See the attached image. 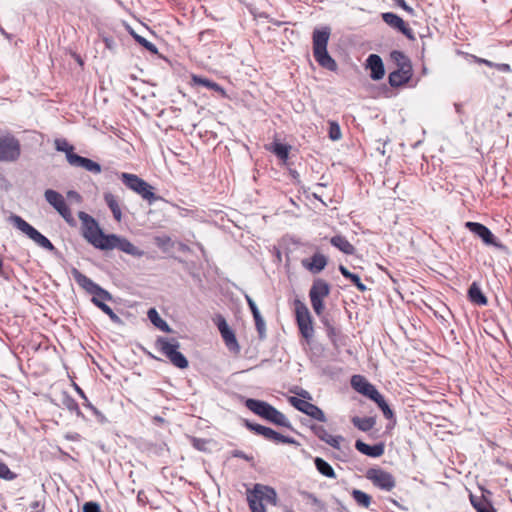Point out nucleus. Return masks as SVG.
Instances as JSON below:
<instances>
[{
	"label": "nucleus",
	"instance_id": "obj_59",
	"mask_svg": "<svg viewBox=\"0 0 512 512\" xmlns=\"http://www.w3.org/2000/svg\"><path fill=\"white\" fill-rule=\"evenodd\" d=\"M67 196L69 198L75 199L77 202H80L82 199L81 195L77 191H74V190L68 191Z\"/></svg>",
	"mask_w": 512,
	"mask_h": 512
},
{
	"label": "nucleus",
	"instance_id": "obj_64",
	"mask_svg": "<svg viewBox=\"0 0 512 512\" xmlns=\"http://www.w3.org/2000/svg\"><path fill=\"white\" fill-rule=\"evenodd\" d=\"M210 33H212V31H211V30L202 31V32L200 33V37L202 38L204 35H206V34H210Z\"/></svg>",
	"mask_w": 512,
	"mask_h": 512
},
{
	"label": "nucleus",
	"instance_id": "obj_63",
	"mask_svg": "<svg viewBox=\"0 0 512 512\" xmlns=\"http://www.w3.org/2000/svg\"><path fill=\"white\" fill-rule=\"evenodd\" d=\"M128 32L135 41L136 38L141 37V35L137 34L130 26L128 27Z\"/></svg>",
	"mask_w": 512,
	"mask_h": 512
},
{
	"label": "nucleus",
	"instance_id": "obj_28",
	"mask_svg": "<svg viewBox=\"0 0 512 512\" xmlns=\"http://www.w3.org/2000/svg\"><path fill=\"white\" fill-rule=\"evenodd\" d=\"M192 82L194 85L203 86L209 90L218 93L221 97H226L225 89L221 85H219L218 83L209 78L193 74Z\"/></svg>",
	"mask_w": 512,
	"mask_h": 512
},
{
	"label": "nucleus",
	"instance_id": "obj_57",
	"mask_svg": "<svg viewBox=\"0 0 512 512\" xmlns=\"http://www.w3.org/2000/svg\"><path fill=\"white\" fill-rule=\"evenodd\" d=\"M495 69H497L498 71L504 72V73L511 72V66L506 63H496Z\"/></svg>",
	"mask_w": 512,
	"mask_h": 512
},
{
	"label": "nucleus",
	"instance_id": "obj_17",
	"mask_svg": "<svg viewBox=\"0 0 512 512\" xmlns=\"http://www.w3.org/2000/svg\"><path fill=\"white\" fill-rule=\"evenodd\" d=\"M382 20L391 28L402 33L407 39L415 40L413 30L405 23V21L396 13L385 12L381 15Z\"/></svg>",
	"mask_w": 512,
	"mask_h": 512
},
{
	"label": "nucleus",
	"instance_id": "obj_5",
	"mask_svg": "<svg viewBox=\"0 0 512 512\" xmlns=\"http://www.w3.org/2000/svg\"><path fill=\"white\" fill-rule=\"evenodd\" d=\"M7 221L11 223L16 229L25 234L39 247L54 254L55 256H58L59 251L53 245V243L45 235L39 232L34 226H32L25 219H23L21 216L11 213L10 216L7 218Z\"/></svg>",
	"mask_w": 512,
	"mask_h": 512
},
{
	"label": "nucleus",
	"instance_id": "obj_21",
	"mask_svg": "<svg viewBox=\"0 0 512 512\" xmlns=\"http://www.w3.org/2000/svg\"><path fill=\"white\" fill-rule=\"evenodd\" d=\"M310 429L321 441L335 449H340V443L344 440L341 435H330L324 426L318 424L311 425Z\"/></svg>",
	"mask_w": 512,
	"mask_h": 512
},
{
	"label": "nucleus",
	"instance_id": "obj_31",
	"mask_svg": "<svg viewBox=\"0 0 512 512\" xmlns=\"http://www.w3.org/2000/svg\"><path fill=\"white\" fill-rule=\"evenodd\" d=\"M149 321L159 330L165 333H171L172 329L169 324L160 316L155 308H149L147 312Z\"/></svg>",
	"mask_w": 512,
	"mask_h": 512
},
{
	"label": "nucleus",
	"instance_id": "obj_60",
	"mask_svg": "<svg viewBox=\"0 0 512 512\" xmlns=\"http://www.w3.org/2000/svg\"><path fill=\"white\" fill-rule=\"evenodd\" d=\"M477 63L484 64L490 68H495L496 63L491 62L487 59L477 58Z\"/></svg>",
	"mask_w": 512,
	"mask_h": 512
},
{
	"label": "nucleus",
	"instance_id": "obj_62",
	"mask_svg": "<svg viewBox=\"0 0 512 512\" xmlns=\"http://www.w3.org/2000/svg\"><path fill=\"white\" fill-rule=\"evenodd\" d=\"M128 32L135 41L136 38L141 37V35L137 34L130 26L128 27Z\"/></svg>",
	"mask_w": 512,
	"mask_h": 512
},
{
	"label": "nucleus",
	"instance_id": "obj_43",
	"mask_svg": "<svg viewBox=\"0 0 512 512\" xmlns=\"http://www.w3.org/2000/svg\"><path fill=\"white\" fill-rule=\"evenodd\" d=\"M351 496L357 505L363 508H368L372 502V497L369 494L356 488L352 489Z\"/></svg>",
	"mask_w": 512,
	"mask_h": 512
},
{
	"label": "nucleus",
	"instance_id": "obj_12",
	"mask_svg": "<svg viewBox=\"0 0 512 512\" xmlns=\"http://www.w3.org/2000/svg\"><path fill=\"white\" fill-rule=\"evenodd\" d=\"M20 141L12 134L0 136V162H15L20 158Z\"/></svg>",
	"mask_w": 512,
	"mask_h": 512
},
{
	"label": "nucleus",
	"instance_id": "obj_19",
	"mask_svg": "<svg viewBox=\"0 0 512 512\" xmlns=\"http://www.w3.org/2000/svg\"><path fill=\"white\" fill-rule=\"evenodd\" d=\"M365 69L369 70V76L374 81L383 79L385 75V66L382 58L378 54H370L365 60Z\"/></svg>",
	"mask_w": 512,
	"mask_h": 512
},
{
	"label": "nucleus",
	"instance_id": "obj_38",
	"mask_svg": "<svg viewBox=\"0 0 512 512\" xmlns=\"http://www.w3.org/2000/svg\"><path fill=\"white\" fill-rule=\"evenodd\" d=\"M472 506L477 512H497L492 503L485 497L470 496Z\"/></svg>",
	"mask_w": 512,
	"mask_h": 512
},
{
	"label": "nucleus",
	"instance_id": "obj_13",
	"mask_svg": "<svg viewBox=\"0 0 512 512\" xmlns=\"http://www.w3.org/2000/svg\"><path fill=\"white\" fill-rule=\"evenodd\" d=\"M44 197L45 200L61 215V217L68 224H74V218L72 216L71 209L66 203L64 196L60 192L54 189H47L44 192Z\"/></svg>",
	"mask_w": 512,
	"mask_h": 512
},
{
	"label": "nucleus",
	"instance_id": "obj_25",
	"mask_svg": "<svg viewBox=\"0 0 512 512\" xmlns=\"http://www.w3.org/2000/svg\"><path fill=\"white\" fill-rule=\"evenodd\" d=\"M328 258L319 253H314L310 259H303L302 266L313 274H318L325 269Z\"/></svg>",
	"mask_w": 512,
	"mask_h": 512
},
{
	"label": "nucleus",
	"instance_id": "obj_32",
	"mask_svg": "<svg viewBox=\"0 0 512 512\" xmlns=\"http://www.w3.org/2000/svg\"><path fill=\"white\" fill-rule=\"evenodd\" d=\"M255 493L254 487L247 490V502L251 512H267L261 496Z\"/></svg>",
	"mask_w": 512,
	"mask_h": 512
},
{
	"label": "nucleus",
	"instance_id": "obj_11",
	"mask_svg": "<svg viewBox=\"0 0 512 512\" xmlns=\"http://www.w3.org/2000/svg\"><path fill=\"white\" fill-rule=\"evenodd\" d=\"M331 292L330 284L322 279L316 278L313 280L309 290V299L312 309L316 315H321L325 310V298Z\"/></svg>",
	"mask_w": 512,
	"mask_h": 512
},
{
	"label": "nucleus",
	"instance_id": "obj_49",
	"mask_svg": "<svg viewBox=\"0 0 512 512\" xmlns=\"http://www.w3.org/2000/svg\"><path fill=\"white\" fill-rule=\"evenodd\" d=\"M17 477V474L12 472L8 465L3 461H0V478L11 481Z\"/></svg>",
	"mask_w": 512,
	"mask_h": 512
},
{
	"label": "nucleus",
	"instance_id": "obj_6",
	"mask_svg": "<svg viewBox=\"0 0 512 512\" xmlns=\"http://www.w3.org/2000/svg\"><path fill=\"white\" fill-rule=\"evenodd\" d=\"M119 179L127 188L140 195L149 204L162 200L161 196L154 193V187L136 174L122 172L119 174Z\"/></svg>",
	"mask_w": 512,
	"mask_h": 512
},
{
	"label": "nucleus",
	"instance_id": "obj_50",
	"mask_svg": "<svg viewBox=\"0 0 512 512\" xmlns=\"http://www.w3.org/2000/svg\"><path fill=\"white\" fill-rule=\"evenodd\" d=\"M83 512H101L99 503L95 501L85 502L82 508Z\"/></svg>",
	"mask_w": 512,
	"mask_h": 512
},
{
	"label": "nucleus",
	"instance_id": "obj_24",
	"mask_svg": "<svg viewBox=\"0 0 512 512\" xmlns=\"http://www.w3.org/2000/svg\"><path fill=\"white\" fill-rule=\"evenodd\" d=\"M355 448L361 454L371 458L381 457L385 451V445L383 442H378L376 444L370 445L365 443L361 439H357L355 441Z\"/></svg>",
	"mask_w": 512,
	"mask_h": 512
},
{
	"label": "nucleus",
	"instance_id": "obj_40",
	"mask_svg": "<svg viewBox=\"0 0 512 512\" xmlns=\"http://www.w3.org/2000/svg\"><path fill=\"white\" fill-rule=\"evenodd\" d=\"M390 59L395 63L397 68L403 67L405 69H413L409 57L400 50H392L390 52Z\"/></svg>",
	"mask_w": 512,
	"mask_h": 512
},
{
	"label": "nucleus",
	"instance_id": "obj_44",
	"mask_svg": "<svg viewBox=\"0 0 512 512\" xmlns=\"http://www.w3.org/2000/svg\"><path fill=\"white\" fill-rule=\"evenodd\" d=\"M94 305L105 313L110 320L117 325H123V320L112 310V308L103 301H94Z\"/></svg>",
	"mask_w": 512,
	"mask_h": 512
},
{
	"label": "nucleus",
	"instance_id": "obj_34",
	"mask_svg": "<svg viewBox=\"0 0 512 512\" xmlns=\"http://www.w3.org/2000/svg\"><path fill=\"white\" fill-rule=\"evenodd\" d=\"M378 406V408L383 413L384 417L391 422V426L396 424V417L393 410L390 408L389 404L385 400L384 396L379 393L373 400Z\"/></svg>",
	"mask_w": 512,
	"mask_h": 512
},
{
	"label": "nucleus",
	"instance_id": "obj_56",
	"mask_svg": "<svg viewBox=\"0 0 512 512\" xmlns=\"http://www.w3.org/2000/svg\"><path fill=\"white\" fill-rule=\"evenodd\" d=\"M30 512H42L44 510V504L39 500H35L30 504Z\"/></svg>",
	"mask_w": 512,
	"mask_h": 512
},
{
	"label": "nucleus",
	"instance_id": "obj_27",
	"mask_svg": "<svg viewBox=\"0 0 512 512\" xmlns=\"http://www.w3.org/2000/svg\"><path fill=\"white\" fill-rule=\"evenodd\" d=\"M253 487L255 489V493H258L257 495L261 496L262 501H266L273 506H277L278 496L273 487L260 483H256Z\"/></svg>",
	"mask_w": 512,
	"mask_h": 512
},
{
	"label": "nucleus",
	"instance_id": "obj_52",
	"mask_svg": "<svg viewBox=\"0 0 512 512\" xmlns=\"http://www.w3.org/2000/svg\"><path fill=\"white\" fill-rule=\"evenodd\" d=\"M331 499L336 505L335 510L337 512H350V510L347 508V506L341 500H339L336 496L332 495Z\"/></svg>",
	"mask_w": 512,
	"mask_h": 512
},
{
	"label": "nucleus",
	"instance_id": "obj_55",
	"mask_svg": "<svg viewBox=\"0 0 512 512\" xmlns=\"http://www.w3.org/2000/svg\"><path fill=\"white\" fill-rule=\"evenodd\" d=\"M396 5L403 9L404 11H406L407 13H409L410 15H415L414 9L411 6H409L405 0H396Z\"/></svg>",
	"mask_w": 512,
	"mask_h": 512
},
{
	"label": "nucleus",
	"instance_id": "obj_30",
	"mask_svg": "<svg viewBox=\"0 0 512 512\" xmlns=\"http://www.w3.org/2000/svg\"><path fill=\"white\" fill-rule=\"evenodd\" d=\"M338 270L341 275L348 281H350L360 292L367 291V286L361 281L358 274L352 273L346 266L340 264Z\"/></svg>",
	"mask_w": 512,
	"mask_h": 512
},
{
	"label": "nucleus",
	"instance_id": "obj_23",
	"mask_svg": "<svg viewBox=\"0 0 512 512\" xmlns=\"http://www.w3.org/2000/svg\"><path fill=\"white\" fill-rule=\"evenodd\" d=\"M245 300L247 305L252 313L253 319L255 321V327L259 335V339L263 340L266 338V324L265 321L255 303V301L249 296L245 295Z\"/></svg>",
	"mask_w": 512,
	"mask_h": 512
},
{
	"label": "nucleus",
	"instance_id": "obj_35",
	"mask_svg": "<svg viewBox=\"0 0 512 512\" xmlns=\"http://www.w3.org/2000/svg\"><path fill=\"white\" fill-rule=\"evenodd\" d=\"M325 332L334 349L339 350L341 346L346 344V336L339 328L333 326Z\"/></svg>",
	"mask_w": 512,
	"mask_h": 512
},
{
	"label": "nucleus",
	"instance_id": "obj_41",
	"mask_svg": "<svg viewBox=\"0 0 512 512\" xmlns=\"http://www.w3.org/2000/svg\"><path fill=\"white\" fill-rule=\"evenodd\" d=\"M104 200L106 205L109 207L110 211L113 214V217L116 221H120L122 219V212L119 207L118 201L116 197L111 193H105Z\"/></svg>",
	"mask_w": 512,
	"mask_h": 512
},
{
	"label": "nucleus",
	"instance_id": "obj_1",
	"mask_svg": "<svg viewBox=\"0 0 512 512\" xmlns=\"http://www.w3.org/2000/svg\"><path fill=\"white\" fill-rule=\"evenodd\" d=\"M81 235L94 248L101 251L119 249L136 258L144 256L145 252L135 246L127 238L114 233H105L98 221L88 213L80 211Z\"/></svg>",
	"mask_w": 512,
	"mask_h": 512
},
{
	"label": "nucleus",
	"instance_id": "obj_37",
	"mask_svg": "<svg viewBox=\"0 0 512 512\" xmlns=\"http://www.w3.org/2000/svg\"><path fill=\"white\" fill-rule=\"evenodd\" d=\"M316 470L324 477L335 479L336 473L333 467L323 458L315 457L313 459Z\"/></svg>",
	"mask_w": 512,
	"mask_h": 512
},
{
	"label": "nucleus",
	"instance_id": "obj_3",
	"mask_svg": "<svg viewBox=\"0 0 512 512\" xmlns=\"http://www.w3.org/2000/svg\"><path fill=\"white\" fill-rule=\"evenodd\" d=\"M330 34L331 29L328 26L315 28L313 30V56L319 66L329 71L335 72L338 69V65L327 50Z\"/></svg>",
	"mask_w": 512,
	"mask_h": 512
},
{
	"label": "nucleus",
	"instance_id": "obj_61",
	"mask_svg": "<svg viewBox=\"0 0 512 512\" xmlns=\"http://www.w3.org/2000/svg\"><path fill=\"white\" fill-rule=\"evenodd\" d=\"M104 43H105V46L108 48V49H111L113 44H114V41L112 38H104Z\"/></svg>",
	"mask_w": 512,
	"mask_h": 512
},
{
	"label": "nucleus",
	"instance_id": "obj_18",
	"mask_svg": "<svg viewBox=\"0 0 512 512\" xmlns=\"http://www.w3.org/2000/svg\"><path fill=\"white\" fill-rule=\"evenodd\" d=\"M351 386L356 392L371 401L380 393L377 388L362 375H353L351 377Z\"/></svg>",
	"mask_w": 512,
	"mask_h": 512
},
{
	"label": "nucleus",
	"instance_id": "obj_29",
	"mask_svg": "<svg viewBox=\"0 0 512 512\" xmlns=\"http://www.w3.org/2000/svg\"><path fill=\"white\" fill-rule=\"evenodd\" d=\"M330 244L346 255H353L356 251L355 247L341 234L331 237Z\"/></svg>",
	"mask_w": 512,
	"mask_h": 512
},
{
	"label": "nucleus",
	"instance_id": "obj_42",
	"mask_svg": "<svg viewBox=\"0 0 512 512\" xmlns=\"http://www.w3.org/2000/svg\"><path fill=\"white\" fill-rule=\"evenodd\" d=\"M62 404L68 411H70L71 413H75L77 417H80L83 419L85 418V416L82 413V411L80 410L79 405L76 402V400L72 396H70L68 393L63 394Z\"/></svg>",
	"mask_w": 512,
	"mask_h": 512
},
{
	"label": "nucleus",
	"instance_id": "obj_22",
	"mask_svg": "<svg viewBox=\"0 0 512 512\" xmlns=\"http://www.w3.org/2000/svg\"><path fill=\"white\" fill-rule=\"evenodd\" d=\"M413 76V69H405L403 67L396 68L388 75V83L393 88L406 85Z\"/></svg>",
	"mask_w": 512,
	"mask_h": 512
},
{
	"label": "nucleus",
	"instance_id": "obj_26",
	"mask_svg": "<svg viewBox=\"0 0 512 512\" xmlns=\"http://www.w3.org/2000/svg\"><path fill=\"white\" fill-rule=\"evenodd\" d=\"M73 387L76 393L83 399V406L92 412V414L96 417L97 421L100 424L108 423V419L106 418V416L89 401L83 389L76 383H73Z\"/></svg>",
	"mask_w": 512,
	"mask_h": 512
},
{
	"label": "nucleus",
	"instance_id": "obj_47",
	"mask_svg": "<svg viewBox=\"0 0 512 512\" xmlns=\"http://www.w3.org/2000/svg\"><path fill=\"white\" fill-rule=\"evenodd\" d=\"M328 135L332 141H337V140L341 139L342 133H341V128H340V125L338 124V122H336V121L329 122Z\"/></svg>",
	"mask_w": 512,
	"mask_h": 512
},
{
	"label": "nucleus",
	"instance_id": "obj_46",
	"mask_svg": "<svg viewBox=\"0 0 512 512\" xmlns=\"http://www.w3.org/2000/svg\"><path fill=\"white\" fill-rule=\"evenodd\" d=\"M211 443V440L204 439V438H198V437H191V444L192 446L201 452H207L209 450L208 446Z\"/></svg>",
	"mask_w": 512,
	"mask_h": 512
},
{
	"label": "nucleus",
	"instance_id": "obj_14",
	"mask_svg": "<svg viewBox=\"0 0 512 512\" xmlns=\"http://www.w3.org/2000/svg\"><path fill=\"white\" fill-rule=\"evenodd\" d=\"M288 402L296 410L311 417L312 419H315L319 422L327 421L326 415L323 412V410L319 408L317 405L310 403L309 401L300 399L295 396H291L288 398Z\"/></svg>",
	"mask_w": 512,
	"mask_h": 512
},
{
	"label": "nucleus",
	"instance_id": "obj_7",
	"mask_svg": "<svg viewBox=\"0 0 512 512\" xmlns=\"http://www.w3.org/2000/svg\"><path fill=\"white\" fill-rule=\"evenodd\" d=\"M156 346L176 368L186 369L189 366L188 359L179 351L180 343L176 338L158 337L156 340Z\"/></svg>",
	"mask_w": 512,
	"mask_h": 512
},
{
	"label": "nucleus",
	"instance_id": "obj_15",
	"mask_svg": "<svg viewBox=\"0 0 512 512\" xmlns=\"http://www.w3.org/2000/svg\"><path fill=\"white\" fill-rule=\"evenodd\" d=\"M366 478L370 480L374 486L384 491H391L396 485L393 475L381 468L368 469Z\"/></svg>",
	"mask_w": 512,
	"mask_h": 512
},
{
	"label": "nucleus",
	"instance_id": "obj_33",
	"mask_svg": "<svg viewBox=\"0 0 512 512\" xmlns=\"http://www.w3.org/2000/svg\"><path fill=\"white\" fill-rule=\"evenodd\" d=\"M468 298L471 303L478 306H485L488 303L487 297L481 291L479 285L473 282L468 289Z\"/></svg>",
	"mask_w": 512,
	"mask_h": 512
},
{
	"label": "nucleus",
	"instance_id": "obj_8",
	"mask_svg": "<svg viewBox=\"0 0 512 512\" xmlns=\"http://www.w3.org/2000/svg\"><path fill=\"white\" fill-rule=\"evenodd\" d=\"M71 274L75 280V282L84 289L88 294L92 295L91 302L94 304V301H111L112 294L101 287L99 284L94 282L92 279L87 277L85 274L80 272L77 268L71 269Z\"/></svg>",
	"mask_w": 512,
	"mask_h": 512
},
{
	"label": "nucleus",
	"instance_id": "obj_4",
	"mask_svg": "<svg viewBox=\"0 0 512 512\" xmlns=\"http://www.w3.org/2000/svg\"><path fill=\"white\" fill-rule=\"evenodd\" d=\"M54 145L57 151L65 153L66 160L72 167L82 168L93 174H100L102 172V166L98 162L78 155L75 152V147L66 139L57 138L54 141Z\"/></svg>",
	"mask_w": 512,
	"mask_h": 512
},
{
	"label": "nucleus",
	"instance_id": "obj_54",
	"mask_svg": "<svg viewBox=\"0 0 512 512\" xmlns=\"http://www.w3.org/2000/svg\"><path fill=\"white\" fill-rule=\"evenodd\" d=\"M12 274L13 270L11 268L5 267L3 263L0 268V277L7 281H10Z\"/></svg>",
	"mask_w": 512,
	"mask_h": 512
},
{
	"label": "nucleus",
	"instance_id": "obj_45",
	"mask_svg": "<svg viewBox=\"0 0 512 512\" xmlns=\"http://www.w3.org/2000/svg\"><path fill=\"white\" fill-rule=\"evenodd\" d=\"M300 495L303 498H306L310 500L311 504L316 507V510L319 512H326L327 507L326 504L321 501L314 493L308 492V491H300Z\"/></svg>",
	"mask_w": 512,
	"mask_h": 512
},
{
	"label": "nucleus",
	"instance_id": "obj_58",
	"mask_svg": "<svg viewBox=\"0 0 512 512\" xmlns=\"http://www.w3.org/2000/svg\"><path fill=\"white\" fill-rule=\"evenodd\" d=\"M298 395H299L298 398L306 400V401H309V400L312 399L311 394L308 391L304 390V389H301V391L298 393Z\"/></svg>",
	"mask_w": 512,
	"mask_h": 512
},
{
	"label": "nucleus",
	"instance_id": "obj_16",
	"mask_svg": "<svg viewBox=\"0 0 512 512\" xmlns=\"http://www.w3.org/2000/svg\"><path fill=\"white\" fill-rule=\"evenodd\" d=\"M215 324L229 351L238 353L240 351V346L238 344L235 332L228 325L226 319L222 315L218 314L215 319Z\"/></svg>",
	"mask_w": 512,
	"mask_h": 512
},
{
	"label": "nucleus",
	"instance_id": "obj_20",
	"mask_svg": "<svg viewBox=\"0 0 512 512\" xmlns=\"http://www.w3.org/2000/svg\"><path fill=\"white\" fill-rule=\"evenodd\" d=\"M466 227L478 236L486 245L500 247L493 233L483 224L478 222H467Z\"/></svg>",
	"mask_w": 512,
	"mask_h": 512
},
{
	"label": "nucleus",
	"instance_id": "obj_48",
	"mask_svg": "<svg viewBox=\"0 0 512 512\" xmlns=\"http://www.w3.org/2000/svg\"><path fill=\"white\" fill-rule=\"evenodd\" d=\"M136 42L142 46L144 49H146L148 52H150L152 55H157L159 53L158 48L155 44L148 41L143 36L136 38Z\"/></svg>",
	"mask_w": 512,
	"mask_h": 512
},
{
	"label": "nucleus",
	"instance_id": "obj_9",
	"mask_svg": "<svg viewBox=\"0 0 512 512\" xmlns=\"http://www.w3.org/2000/svg\"><path fill=\"white\" fill-rule=\"evenodd\" d=\"M295 321L300 335L310 343L314 336L312 315L307 305L300 299H294Z\"/></svg>",
	"mask_w": 512,
	"mask_h": 512
},
{
	"label": "nucleus",
	"instance_id": "obj_2",
	"mask_svg": "<svg viewBox=\"0 0 512 512\" xmlns=\"http://www.w3.org/2000/svg\"><path fill=\"white\" fill-rule=\"evenodd\" d=\"M245 407L262 419L297 433L288 418L270 403L255 398H245Z\"/></svg>",
	"mask_w": 512,
	"mask_h": 512
},
{
	"label": "nucleus",
	"instance_id": "obj_10",
	"mask_svg": "<svg viewBox=\"0 0 512 512\" xmlns=\"http://www.w3.org/2000/svg\"><path fill=\"white\" fill-rule=\"evenodd\" d=\"M243 426L249 431L253 432L254 434L262 436L264 439L271 441L273 443L290 444L295 446L300 445V443L294 438L290 436H285L268 426L251 422L248 419H243Z\"/></svg>",
	"mask_w": 512,
	"mask_h": 512
},
{
	"label": "nucleus",
	"instance_id": "obj_39",
	"mask_svg": "<svg viewBox=\"0 0 512 512\" xmlns=\"http://www.w3.org/2000/svg\"><path fill=\"white\" fill-rule=\"evenodd\" d=\"M351 422L360 431L367 432L375 426L376 419H375V417H372V416H367V417L354 416L352 418Z\"/></svg>",
	"mask_w": 512,
	"mask_h": 512
},
{
	"label": "nucleus",
	"instance_id": "obj_53",
	"mask_svg": "<svg viewBox=\"0 0 512 512\" xmlns=\"http://www.w3.org/2000/svg\"><path fill=\"white\" fill-rule=\"evenodd\" d=\"M317 316L320 318V322L323 325L325 331L334 326L331 319H329V317L325 315L324 312L321 315Z\"/></svg>",
	"mask_w": 512,
	"mask_h": 512
},
{
	"label": "nucleus",
	"instance_id": "obj_36",
	"mask_svg": "<svg viewBox=\"0 0 512 512\" xmlns=\"http://www.w3.org/2000/svg\"><path fill=\"white\" fill-rule=\"evenodd\" d=\"M291 146L286 143H282L278 140H274L271 143L270 151L281 161H287Z\"/></svg>",
	"mask_w": 512,
	"mask_h": 512
},
{
	"label": "nucleus",
	"instance_id": "obj_51",
	"mask_svg": "<svg viewBox=\"0 0 512 512\" xmlns=\"http://www.w3.org/2000/svg\"><path fill=\"white\" fill-rule=\"evenodd\" d=\"M231 456L234 457V458H240V459H243L247 462H252L254 460L253 456L251 455H248L246 454L245 452L241 451V450H233L231 452Z\"/></svg>",
	"mask_w": 512,
	"mask_h": 512
}]
</instances>
